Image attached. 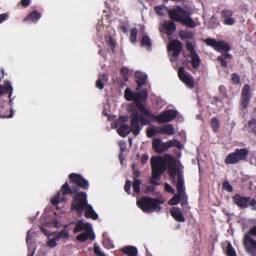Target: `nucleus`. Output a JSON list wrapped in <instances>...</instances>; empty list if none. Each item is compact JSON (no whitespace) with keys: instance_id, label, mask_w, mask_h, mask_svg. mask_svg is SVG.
<instances>
[{"instance_id":"obj_1","label":"nucleus","mask_w":256,"mask_h":256,"mask_svg":"<svg viewBox=\"0 0 256 256\" xmlns=\"http://www.w3.org/2000/svg\"><path fill=\"white\" fill-rule=\"evenodd\" d=\"M70 183H73L75 186H69L66 182L62 186L56 195L50 199V202L54 206L60 202H66L68 198L66 195L72 196L70 209L76 210L80 216H82L86 208L88 206L87 194L86 192H79L80 188L82 190L88 189L90 184L88 180L83 178L80 174L72 173L69 174Z\"/></svg>"},{"instance_id":"obj_2","label":"nucleus","mask_w":256,"mask_h":256,"mask_svg":"<svg viewBox=\"0 0 256 256\" xmlns=\"http://www.w3.org/2000/svg\"><path fill=\"white\" fill-rule=\"evenodd\" d=\"M168 162V173L173 184L176 182V174L178 172L176 168V160L170 154H166L164 158L160 156L152 157L150 160L152 177L150 182L155 186L160 185L159 180L162 174L166 170Z\"/></svg>"},{"instance_id":"obj_3","label":"nucleus","mask_w":256,"mask_h":256,"mask_svg":"<svg viewBox=\"0 0 256 256\" xmlns=\"http://www.w3.org/2000/svg\"><path fill=\"white\" fill-rule=\"evenodd\" d=\"M146 96V94L143 92H134L128 88H126L124 90L125 98L128 101L133 100L138 108L133 109L130 116L131 124L134 130V132L136 133L135 134L138 133L140 122L142 126H146L150 124V120L144 116V113L147 112V108L142 102V100H145Z\"/></svg>"},{"instance_id":"obj_4","label":"nucleus","mask_w":256,"mask_h":256,"mask_svg":"<svg viewBox=\"0 0 256 256\" xmlns=\"http://www.w3.org/2000/svg\"><path fill=\"white\" fill-rule=\"evenodd\" d=\"M169 18L173 21L178 22L190 28L196 26V22L190 17L191 12L180 6H176L168 10Z\"/></svg>"},{"instance_id":"obj_5","label":"nucleus","mask_w":256,"mask_h":256,"mask_svg":"<svg viewBox=\"0 0 256 256\" xmlns=\"http://www.w3.org/2000/svg\"><path fill=\"white\" fill-rule=\"evenodd\" d=\"M164 202V200H162L143 196L140 200H137L136 204L144 212H160L161 210V207L159 204H162Z\"/></svg>"},{"instance_id":"obj_6","label":"nucleus","mask_w":256,"mask_h":256,"mask_svg":"<svg viewBox=\"0 0 256 256\" xmlns=\"http://www.w3.org/2000/svg\"><path fill=\"white\" fill-rule=\"evenodd\" d=\"M178 112L174 110H166L162 111L158 116L154 115L152 112L147 108V112L144 114V116L149 118H154L159 124L168 123L173 120L177 116Z\"/></svg>"},{"instance_id":"obj_7","label":"nucleus","mask_w":256,"mask_h":256,"mask_svg":"<svg viewBox=\"0 0 256 256\" xmlns=\"http://www.w3.org/2000/svg\"><path fill=\"white\" fill-rule=\"evenodd\" d=\"M248 154V150L245 148H236L234 152L229 154L224 160V162L227 164H236L240 160L246 159Z\"/></svg>"},{"instance_id":"obj_8","label":"nucleus","mask_w":256,"mask_h":256,"mask_svg":"<svg viewBox=\"0 0 256 256\" xmlns=\"http://www.w3.org/2000/svg\"><path fill=\"white\" fill-rule=\"evenodd\" d=\"M204 42L208 46H212L218 52H228L231 49L230 46L223 40L217 41L214 38H208L204 40Z\"/></svg>"},{"instance_id":"obj_9","label":"nucleus","mask_w":256,"mask_h":256,"mask_svg":"<svg viewBox=\"0 0 256 256\" xmlns=\"http://www.w3.org/2000/svg\"><path fill=\"white\" fill-rule=\"evenodd\" d=\"M251 98L250 95V87L248 84L244 86L241 93V97L240 100V110H244L248 106L250 103Z\"/></svg>"},{"instance_id":"obj_10","label":"nucleus","mask_w":256,"mask_h":256,"mask_svg":"<svg viewBox=\"0 0 256 256\" xmlns=\"http://www.w3.org/2000/svg\"><path fill=\"white\" fill-rule=\"evenodd\" d=\"M186 48L190 52L191 58L190 62L192 68L194 69L197 68L200 64L201 60L195 50L194 48L190 42L186 41Z\"/></svg>"},{"instance_id":"obj_11","label":"nucleus","mask_w":256,"mask_h":256,"mask_svg":"<svg viewBox=\"0 0 256 256\" xmlns=\"http://www.w3.org/2000/svg\"><path fill=\"white\" fill-rule=\"evenodd\" d=\"M178 74L179 78L182 82L190 88H194V82L193 77L190 74L184 71V67L178 68Z\"/></svg>"},{"instance_id":"obj_12","label":"nucleus","mask_w":256,"mask_h":256,"mask_svg":"<svg viewBox=\"0 0 256 256\" xmlns=\"http://www.w3.org/2000/svg\"><path fill=\"white\" fill-rule=\"evenodd\" d=\"M233 202L240 208L248 207V202L251 199L250 196H242L240 194H235L232 198Z\"/></svg>"},{"instance_id":"obj_13","label":"nucleus","mask_w":256,"mask_h":256,"mask_svg":"<svg viewBox=\"0 0 256 256\" xmlns=\"http://www.w3.org/2000/svg\"><path fill=\"white\" fill-rule=\"evenodd\" d=\"M182 47V42L178 40H174L170 42L168 46V49L169 51H172V56L176 58L180 55Z\"/></svg>"},{"instance_id":"obj_14","label":"nucleus","mask_w":256,"mask_h":256,"mask_svg":"<svg viewBox=\"0 0 256 256\" xmlns=\"http://www.w3.org/2000/svg\"><path fill=\"white\" fill-rule=\"evenodd\" d=\"M139 130L138 133L136 134H135L136 133L134 132V130L133 128H132V124H130V126L128 124H122L118 129V133L120 136L122 137L126 136L128 134H129L131 132L133 134L134 136H137L139 134L141 130L140 126H139Z\"/></svg>"},{"instance_id":"obj_15","label":"nucleus","mask_w":256,"mask_h":256,"mask_svg":"<svg viewBox=\"0 0 256 256\" xmlns=\"http://www.w3.org/2000/svg\"><path fill=\"white\" fill-rule=\"evenodd\" d=\"M95 238V234L92 230V228L88 229L84 232L77 236L76 239L77 240L84 242L87 240L90 239L91 240Z\"/></svg>"},{"instance_id":"obj_16","label":"nucleus","mask_w":256,"mask_h":256,"mask_svg":"<svg viewBox=\"0 0 256 256\" xmlns=\"http://www.w3.org/2000/svg\"><path fill=\"white\" fill-rule=\"evenodd\" d=\"M243 246L246 250L252 256H256V241L250 239L249 241L243 242Z\"/></svg>"},{"instance_id":"obj_17","label":"nucleus","mask_w":256,"mask_h":256,"mask_svg":"<svg viewBox=\"0 0 256 256\" xmlns=\"http://www.w3.org/2000/svg\"><path fill=\"white\" fill-rule=\"evenodd\" d=\"M171 216L176 220L177 222H184L185 221V218H184L181 210L178 207H173L170 210Z\"/></svg>"},{"instance_id":"obj_18","label":"nucleus","mask_w":256,"mask_h":256,"mask_svg":"<svg viewBox=\"0 0 256 256\" xmlns=\"http://www.w3.org/2000/svg\"><path fill=\"white\" fill-rule=\"evenodd\" d=\"M92 228V226L89 223H84L82 220H78L74 229V232L77 233L82 230L85 232L86 230Z\"/></svg>"},{"instance_id":"obj_19","label":"nucleus","mask_w":256,"mask_h":256,"mask_svg":"<svg viewBox=\"0 0 256 256\" xmlns=\"http://www.w3.org/2000/svg\"><path fill=\"white\" fill-rule=\"evenodd\" d=\"M135 76L138 79L136 80L138 88H141L146 84L147 78V75L146 74L137 71L135 73Z\"/></svg>"},{"instance_id":"obj_20","label":"nucleus","mask_w":256,"mask_h":256,"mask_svg":"<svg viewBox=\"0 0 256 256\" xmlns=\"http://www.w3.org/2000/svg\"><path fill=\"white\" fill-rule=\"evenodd\" d=\"M174 21L171 20L164 22L162 24V28L170 33L165 32L167 34L172 33L176 30V25L174 22Z\"/></svg>"},{"instance_id":"obj_21","label":"nucleus","mask_w":256,"mask_h":256,"mask_svg":"<svg viewBox=\"0 0 256 256\" xmlns=\"http://www.w3.org/2000/svg\"><path fill=\"white\" fill-rule=\"evenodd\" d=\"M41 14L36 10H32L24 19V22H37L41 17Z\"/></svg>"},{"instance_id":"obj_22","label":"nucleus","mask_w":256,"mask_h":256,"mask_svg":"<svg viewBox=\"0 0 256 256\" xmlns=\"http://www.w3.org/2000/svg\"><path fill=\"white\" fill-rule=\"evenodd\" d=\"M84 210V216L86 218H92L94 220H96L98 218V214L94 210L92 206L90 204H88Z\"/></svg>"},{"instance_id":"obj_23","label":"nucleus","mask_w":256,"mask_h":256,"mask_svg":"<svg viewBox=\"0 0 256 256\" xmlns=\"http://www.w3.org/2000/svg\"><path fill=\"white\" fill-rule=\"evenodd\" d=\"M159 134L172 136L174 134V126L172 124H167L158 130Z\"/></svg>"},{"instance_id":"obj_24","label":"nucleus","mask_w":256,"mask_h":256,"mask_svg":"<svg viewBox=\"0 0 256 256\" xmlns=\"http://www.w3.org/2000/svg\"><path fill=\"white\" fill-rule=\"evenodd\" d=\"M177 194L182 195L184 191V180L180 174L177 176L176 183Z\"/></svg>"},{"instance_id":"obj_25","label":"nucleus","mask_w":256,"mask_h":256,"mask_svg":"<svg viewBox=\"0 0 256 256\" xmlns=\"http://www.w3.org/2000/svg\"><path fill=\"white\" fill-rule=\"evenodd\" d=\"M122 251L129 256H136L138 254V250L136 248L133 246H126L122 250Z\"/></svg>"},{"instance_id":"obj_26","label":"nucleus","mask_w":256,"mask_h":256,"mask_svg":"<svg viewBox=\"0 0 256 256\" xmlns=\"http://www.w3.org/2000/svg\"><path fill=\"white\" fill-rule=\"evenodd\" d=\"M178 36L181 40H190L194 37V34L191 31L182 30L179 32Z\"/></svg>"},{"instance_id":"obj_27","label":"nucleus","mask_w":256,"mask_h":256,"mask_svg":"<svg viewBox=\"0 0 256 256\" xmlns=\"http://www.w3.org/2000/svg\"><path fill=\"white\" fill-rule=\"evenodd\" d=\"M141 44L143 46H146L148 50L152 49V42L150 38L148 36H142V38Z\"/></svg>"},{"instance_id":"obj_28","label":"nucleus","mask_w":256,"mask_h":256,"mask_svg":"<svg viewBox=\"0 0 256 256\" xmlns=\"http://www.w3.org/2000/svg\"><path fill=\"white\" fill-rule=\"evenodd\" d=\"M210 126L214 132L217 133L220 128V122L216 118H212L210 121Z\"/></svg>"},{"instance_id":"obj_29","label":"nucleus","mask_w":256,"mask_h":256,"mask_svg":"<svg viewBox=\"0 0 256 256\" xmlns=\"http://www.w3.org/2000/svg\"><path fill=\"white\" fill-rule=\"evenodd\" d=\"M162 140L160 138H154L152 142V148L156 152L160 154Z\"/></svg>"},{"instance_id":"obj_30","label":"nucleus","mask_w":256,"mask_h":256,"mask_svg":"<svg viewBox=\"0 0 256 256\" xmlns=\"http://www.w3.org/2000/svg\"><path fill=\"white\" fill-rule=\"evenodd\" d=\"M256 236V226L250 228L244 238L243 242L249 241L250 239H252V236Z\"/></svg>"},{"instance_id":"obj_31","label":"nucleus","mask_w":256,"mask_h":256,"mask_svg":"<svg viewBox=\"0 0 256 256\" xmlns=\"http://www.w3.org/2000/svg\"><path fill=\"white\" fill-rule=\"evenodd\" d=\"M165 9L168 12V10H170L168 7L165 6L164 4H161L158 6H155L154 7V10L155 12L159 16H164V10Z\"/></svg>"},{"instance_id":"obj_32","label":"nucleus","mask_w":256,"mask_h":256,"mask_svg":"<svg viewBox=\"0 0 256 256\" xmlns=\"http://www.w3.org/2000/svg\"><path fill=\"white\" fill-rule=\"evenodd\" d=\"M174 144V142L172 140H169L166 142L161 143L160 148V154L162 153L166 150L168 148L172 146Z\"/></svg>"},{"instance_id":"obj_33","label":"nucleus","mask_w":256,"mask_h":256,"mask_svg":"<svg viewBox=\"0 0 256 256\" xmlns=\"http://www.w3.org/2000/svg\"><path fill=\"white\" fill-rule=\"evenodd\" d=\"M4 93L9 92V94H8V98H10L9 102H10V104L11 105L12 104V100L10 98V97H11L12 93V90H13L12 87L11 86L10 83L9 82H7L5 86H4Z\"/></svg>"},{"instance_id":"obj_34","label":"nucleus","mask_w":256,"mask_h":256,"mask_svg":"<svg viewBox=\"0 0 256 256\" xmlns=\"http://www.w3.org/2000/svg\"><path fill=\"white\" fill-rule=\"evenodd\" d=\"M182 196V195L178 194H174V196L169 200L168 204L170 206L178 204L180 201Z\"/></svg>"},{"instance_id":"obj_35","label":"nucleus","mask_w":256,"mask_h":256,"mask_svg":"<svg viewBox=\"0 0 256 256\" xmlns=\"http://www.w3.org/2000/svg\"><path fill=\"white\" fill-rule=\"evenodd\" d=\"M226 254L227 256H237L235 250L230 242L226 246Z\"/></svg>"},{"instance_id":"obj_36","label":"nucleus","mask_w":256,"mask_h":256,"mask_svg":"<svg viewBox=\"0 0 256 256\" xmlns=\"http://www.w3.org/2000/svg\"><path fill=\"white\" fill-rule=\"evenodd\" d=\"M106 40L107 44L110 46V48L113 53H114V48H116V43L112 36H106Z\"/></svg>"},{"instance_id":"obj_37","label":"nucleus","mask_w":256,"mask_h":256,"mask_svg":"<svg viewBox=\"0 0 256 256\" xmlns=\"http://www.w3.org/2000/svg\"><path fill=\"white\" fill-rule=\"evenodd\" d=\"M141 184V181L140 180L134 178V182H132V186L134 191L136 194H139L140 192V186Z\"/></svg>"},{"instance_id":"obj_38","label":"nucleus","mask_w":256,"mask_h":256,"mask_svg":"<svg viewBox=\"0 0 256 256\" xmlns=\"http://www.w3.org/2000/svg\"><path fill=\"white\" fill-rule=\"evenodd\" d=\"M158 127L151 128L147 129L146 131V136L148 138H151L153 137L155 134H159Z\"/></svg>"},{"instance_id":"obj_39","label":"nucleus","mask_w":256,"mask_h":256,"mask_svg":"<svg viewBox=\"0 0 256 256\" xmlns=\"http://www.w3.org/2000/svg\"><path fill=\"white\" fill-rule=\"evenodd\" d=\"M68 231L64 228L58 233L56 236V240H58L60 238H68Z\"/></svg>"},{"instance_id":"obj_40","label":"nucleus","mask_w":256,"mask_h":256,"mask_svg":"<svg viewBox=\"0 0 256 256\" xmlns=\"http://www.w3.org/2000/svg\"><path fill=\"white\" fill-rule=\"evenodd\" d=\"M138 34V30L136 28H132L130 33V40L132 44L136 42V36Z\"/></svg>"},{"instance_id":"obj_41","label":"nucleus","mask_w":256,"mask_h":256,"mask_svg":"<svg viewBox=\"0 0 256 256\" xmlns=\"http://www.w3.org/2000/svg\"><path fill=\"white\" fill-rule=\"evenodd\" d=\"M120 154H119L118 158L120 159V161L121 163L122 164V160L124 159V158L123 157L124 153L126 150V143L125 142H122L120 143Z\"/></svg>"},{"instance_id":"obj_42","label":"nucleus","mask_w":256,"mask_h":256,"mask_svg":"<svg viewBox=\"0 0 256 256\" xmlns=\"http://www.w3.org/2000/svg\"><path fill=\"white\" fill-rule=\"evenodd\" d=\"M120 74L124 82L128 80L129 70L126 67H123L120 69Z\"/></svg>"},{"instance_id":"obj_43","label":"nucleus","mask_w":256,"mask_h":256,"mask_svg":"<svg viewBox=\"0 0 256 256\" xmlns=\"http://www.w3.org/2000/svg\"><path fill=\"white\" fill-rule=\"evenodd\" d=\"M222 188L226 190L228 192H230L233 190L232 186L230 184L228 181H224L222 183Z\"/></svg>"},{"instance_id":"obj_44","label":"nucleus","mask_w":256,"mask_h":256,"mask_svg":"<svg viewBox=\"0 0 256 256\" xmlns=\"http://www.w3.org/2000/svg\"><path fill=\"white\" fill-rule=\"evenodd\" d=\"M248 126L252 130V132H254L256 131V119L252 118L248 122Z\"/></svg>"},{"instance_id":"obj_45","label":"nucleus","mask_w":256,"mask_h":256,"mask_svg":"<svg viewBox=\"0 0 256 256\" xmlns=\"http://www.w3.org/2000/svg\"><path fill=\"white\" fill-rule=\"evenodd\" d=\"M221 14L223 18H226L232 16L233 14V12L232 10L224 9L222 10Z\"/></svg>"},{"instance_id":"obj_46","label":"nucleus","mask_w":256,"mask_h":256,"mask_svg":"<svg viewBox=\"0 0 256 256\" xmlns=\"http://www.w3.org/2000/svg\"><path fill=\"white\" fill-rule=\"evenodd\" d=\"M130 186H131V182L130 180H126L125 182V184L124 186V190L125 192L128 194H130Z\"/></svg>"},{"instance_id":"obj_47","label":"nucleus","mask_w":256,"mask_h":256,"mask_svg":"<svg viewBox=\"0 0 256 256\" xmlns=\"http://www.w3.org/2000/svg\"><path fill=\"white\" fill-rule=\"evenodd\" d=\"M235 20L234 18L230 17H228L226 18H224V24L226 25L232 26L234 24V23Z\"/></svg>"},{"instance_id":"obj_48","label":"nucleus","mask_w":256,"mask_h":256,"mask_svg":"<svg viewBox=\"0 0 256 256\" xmlns=\"http://www.w3.org/2000/svg\"><path fill=\"white\" fill-rule=\"evenodd\" d=\"M164 190H165L168 192H170L172 194H175V190L168 183H165L164 185Z\"/></svg>"},{"instance_id":"obj_49","label":"nucleus","mask_w":256,"mask_h":256,"mask_svg":"<svg viewBox=\"0 0 256 256\" xmlns=\"http://www.w3.org/2000/svg\"><path fill=\"white\" fill-rule=\"evenodd\" d=\"M94 254L98 256H106L104 253L101 252L99 246L96 244L94 246Z\"/></svg>"},{"instance_id":"obj_50","label":"nucleus","mask_w":256,"mask_h":256,"mask_svg":"<svg viewBox=\"0 0 256 256\" xmlns=\"http://www.w3.org/2000/svg\"><path fill=\"white\" fill-rule=\"evenodd\" d=\"M232 80L236 84H238L240 81V78L239 76L236 74H232Z\"/></svg>"},{"instance_id":"obj_51","label":"nucleus","mask_w":256,"mask_h":256,"mask_svg":"<svg viewBox=\"0 0 256 256\" xmlns=\"http://www.w3.org/2000/svg\"><path fill=\"white\" fill-rule=\"evenodd\" d=\"M96 88L100 90L103 89L104 87V84L100 78H98L96 80Z\"/></svg>"},{"instance_id":"obj_52","label":"nucleus","mask_w":256,"mask_h":256,"mask_svg":"<svg viewBox=\"0 0 256 256\" xmlns=\"http://www.w3.org/2000/svg\"><path fill=\"white\" fill-rule=\"evenodd\" d=\"M218 60L220 62V64L222 67H223V68L227 67L228 62L225 60V59L224 58H222L221 56H218Z\"/></svg>"},{"instance_id":"obj_53","label":"nucleus","mask_w":256,"mask_h":256,"mask_svg":"<svg viewBox=\"0 0 256 256\" xmlns=\"http://www.w3.org/2000/svg\"><path fill=\"white\" fill-rule=\"evenodd\" d=\"M30 0H21L19 2L23 8L28 7L30 4Z\"/></svg>"},{"instance_id":"obj_54","label":"nucleus","mask_w":256,"mask_h":256,"mask_svg":"<svg viewBox=\"0 0 256 256\" xmlns=\"http://www.w3.org/2000/svg\"><path fill=\"white\" fill-rule=\"evenodd\" d=\"M148 156L146 154H143L140 158L141 164H145L148 160Z\"/></svg>"},{"instance_id":"obj_55","label":"nucleus","mask_w":256,"mask_h":256,"mask_svg":"<svg viewBox=\"0 0 256 256\" xmlns=\"http://www.w3.org/2000/svg\"><path fill=\"white\" fill-rule=\"evenodd\" d=\"M56 238L54 239H51L48 240V245L50 248H54L57 245V243L56 242Z\"/></svg>"},{"instance_id":"obj_56","label":"nucleus","mask_w":256,"mask_h":256,"mask_svg":"<svg viewBox=\"0 0 256 256\" xmlns=\"http://www.w3.org/2000/svg\"><path fill=\"white\" fill-rule=\"evenodd\" d=\"M221 57L224 58V59L228 58L230 60L232 58V55L228 52H224L222 54V56Z\"/></svg>"},{"instance_id":"obj_57","label":"nucleus","mask_w":256,"mask_h":256,"mask_svg":"<svg viewBox=\"0 0 256 256\" xmlns=\"http://www.w3.org/2000/svg\"><path fill=\"white\" fill-rule=\"evenodd\" d=\"M218 90L220 94L223 95H225L226 94V89L224 86L222 85H220L218 87Z\"/></svg>"},{"instance_id":"obj_58","label":"nucleus","mask_w":256,"mask_h":256,"mask_svg":"<svg viewBox=\"0 0 256 256\" xmlns=\"http://www.w3.org/2000/svg\"><path fill=\"white\" fill-rule=\"evenodd\" d=\"M8 15L7 14H0V24L2 23L4 20H5L8 18Z\"/></svg>"},{"instance_id":"obj_59","label":"nucleus","mask_w":256,"mask_h":256,"mask_svg":"<svg viewBox=\"0 0 256 256\" xmlns=\"http://www.w3.org/2000/svg\"><path fill=\"white\" fill-rule=\"evenodd\" d=\"M155 190V187L154 186H148L146 188V192H153Z\"/></svg>"},{"instance_id":"obj_60","label":"nucleus","mask_w":256,"mask_h":256,"mask_svg":"<svg viewBox=\"0 0 256 256\" xmlns=\"http://www.w3.org/2000/svg\"><path fill=\"white\" fill-rule=\"evenodd\" d=\"M174 142V144L172 145V146H176L178 148H180V143L178 140H174L172 141Z\"/></svg>"},{"instance_id":"obj_61","label":"nucleus","mask_w":256,"mask_h":256,"mask_svg":"<svg viewBox=\"0 0 256 256\" xmlns=\"http://www.w3.org/2000/svg\"><path fill=\"white\" fill-rule=\"evenodd\" d=\"M248 206H254L256 205V200L254 199L250 200L248 202Z\"/></svg>"},{"instance_id":"obj_62","label":"nucleus","mask_w":256,"mask_h":256,"mask_svg":"<svg viewBox=\"0 0 256 256\" xmlns=\"http://www.w3.org/2000/svg\"><path fill=\"white\" fill-rule=\"evenodd\" d=\"M119 119L122 122H125L128 120V118L125 116H120L119 117Z\"/></svg>"},{"instance_id":"obj_63","label":"nucleus","mask_w":256,"mask_h":256,"mask_svg":"<svg viewBox=\"0 0 256 256\" xmlns=\"http://www.w3.org/2000/svg\"><path fill=\"white\" fill-rule=\"evenodd\" d=\"M133 174L134 176V178H138L140 176V172L138 170H134L133 172Z\"/></svg>"},{"instance_id":"obj_64","label":"nucleus","mask_w":256,"mask_h":256,"mask_svg":"<svg viewBox=\"0 0 256 256\" xmlns=\"http://www.w3.org/2000/svg\"><path fill=\"white\" fill-rule=\"evenodd\" d=\"M4 93V88L0 84V96H2Z\"/></svg>"}]
</instances>
